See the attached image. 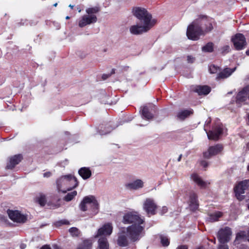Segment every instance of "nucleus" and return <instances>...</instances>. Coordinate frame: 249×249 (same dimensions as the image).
I'll use <instances>...</instances> for the list:
<instances>
[{
	"instance_id": "f257e3e1",
	"label": "nucleus",
	"mask_w": 249,
	"mask_h": 249,
	"mask_svg": "<svg viewBox=\"0 0 249 249\" xmlns=\"http://www.w3.org/2000/svg\"><path fill=\"white\" fill-rule=\"evenodd\" d=\"M213 29L212 21L205 16H199L190 24L187 30L188 38L193 40H197L201 35L211 31Z\"/></svg>"
},
{
	"instance_id": "f03ea898",
	"label": "nucleus",
	"mask_w": 249,
	"mask_h": 249,
	"mask_svg": "<svg viewBox=\"0 0 249 249\" xmlns=\"http://www.w3.org/2000/svg\"><path fill=\"white\" fill-rule=\"evenodd\" d=\"M142 229L140 226L134 225L122 228L118 233L117 244L120 247H126L128 245L129 239L132 242L139 240L142 236Z\"/></svg>"
},
{
	"instance_id": "7ed1b4c3",
	"label": "nucleus",
	"mask_w": 249,
	"mask_h": 249,
	"mask_svg": "<svg viewBox=\"0 0 249 249\" xmlns=\"http://www.w3.org/2000/svg\"><path fill=\"white\" fill-rule=\"evenodd\" d=\"M57 189L58 192L66 193L76 188L78 182L75 177L71 175L62 176L56 180Z\"/></svg>"
},
{
	"instance_id": "20e7f679",
	"label": "nucleus",
	"mask_w": 249,
	"mask_h": 249,
	"mask_svg": "<svg viewBox=\"0 0 249 249\" xmlns=\"http://www.w3.org/2000/svg\"><path fill=\"white\" fill-rule=\"evenodd\" d=\"M132 13L133 16L137 18L142 24H145L153 27L157 23V20L152 18L151 14L144 8L133 7Z\"/></svg>"
},
{
	"instance_id": "39448f33",
	"label": "nucleus",
	"mask_w": 249,
	"mask_h": 249,
	"mask_svg": "<svg viewBox=\"0 0 249 249\" xmlns=\"http://www.w3.org/2000/svg\"><path fill=\"white\" fill-rule=\"evenodd\" d=\"M122 222L125 224H132L131 226H140L142 228V235H143L144 221L136 212H129L123 216Z\"/></svg>"
},
{
	"instance_id": "423d86ee",
	"label": "nucleus",
	"mask_w": 249,
	"mask_h": 249,
	"mask_svg": "<svg viewBox=\"0 0 249 249\" xmlns=\"http://www.w3.org/2000/svg\"><path fill=\"white\" fill-rule=\"evenodd\" d=\"M98 203L95 197L93 196H85L79 205L81 210L86 211L87 210L88 206L91 207L93 212L96 213L98 209Z\"/></svg>"
},
{
	"instance_id": "0eeeda50",
	"label": "nucleus",
	"mask_w": 249,
	"mask_h": 249,
	"mask_svg": "<svg viewBox=\"0 0 249 249\" xmlns=\"http://www.w3.org/2000/svg\"><path fill=\"white\" fill-rule=\"evenodd\" d=\"M249 187V179H246L239 182L234 188L235 196L239 200H243L245 196V191L248 189Z\"/></svg>"
},
{
	"instance_id": "6e6552de",
	"label": "nucleus",
	"mask_w": 249,
	"mask_h": 249,
	"mask_svg": "<svg viewBox=\"0 0 249 249\" xmlns=\"http://www.w3.org/2000/svg\"><path fill=\"white\" fill-rule=\"evenodd\" d=\"M143 209L148 215H154L156 213L158 206L153 198H146L143 203Z\"/></svg>"
},
{
	"instance_id": "1a4fd4ad",
	"label": "nucleus",
	"mask_w": 249,
	"mask_h": 249,
	"mask_svg": "<svg viewBox=\"0 0 249 249\" xmlns=\"http://www.w3.org/2000/svg\"><path fill=\"white\" fill-rule=\"evenodd\" d=\"M152 27L153 26L145 24H137L131 26L129 31L132 35H139L148 32Z\"/></svg>"
},
{
	"instance_id": "9d476101",
	"label": "nucleus",
	"mask_w": 249,
	"mask_h": 249,
	"mask_svg": "<svg viewBox=\"0 0 249 249\" xmlns=\"http://www.w3.org/2000/svg\"><path fill=\"white\" fill-rule=\"evenodd\" d=\"M235 49L237 50L244 49L246 45L247 42L244 36L241 34H237L231 38Z\"/></svg>"
},
{
	"instance_id": "9b49d317",
	"label": "nucleus",
	"mask_w": 249,
	"mask_h": 249,
	"mask_svg": "<svg viewBox=\"0 0 249 249\" xmlns=\"http://www.w3.org/2000/svg\"><path fill=\"white\" fill-rule=\"evenodd\" d=\"M232 232L229 227L221 229L217 233V238L221 244H225L231 239Z\"/></svg>"
},
{
	"instance_id": "f8f14e48",
	"label": "nucleus",
	"mask_w": 249,
	"mask_h": 249,
	"mask_svg": "<svg viewBox=\"0 0 249 249\" xmlns=\"http://www.w3.org/2000/svg\"><path fill=\"white\" fill-rule=\"evenodd\" d=\"M113 227L110 223H107L103 225L99 228L97 233L95 235V238L105 237L109 236L112 232Z\"/></svg>"
},
{
	"instance_id": "ddd939ff",
	"label": "nucleus",
	"mask_w": 249,
	"mask_h": 249,
	"mask_svg": "<svg viewBox=\"0 0 249 249\" xmlns=\"http://www.w3.org/2000/svg\"><path fill=\"white\" fill-rule=\"evenodd\" d=\"M97 20V17L95 15H85L81 17L78 22L80 27H84L87 25L95 23Z\"/></svg>"
},
{
	"instance_id": "4468645a",
	"label": "nucleus",
	"mask_w": 249,
	"mask_h": 249,
	"mask_svg": "<svg viewBox=\"0 0 249 249\" xmlns=\"http://www.w3.org/2000/svg\"><path fill=\"white\" fill-rule=\"evenodd\" d=\"M224 133L222 125H218L214 127L212 130L207 133L208 139L212 140H217L219 137Z\"/></svg>"
},
{
	"instance_id": "2eb2a0df",
	"label": "nucleus",
	"mask_w": 249,
	"mask_h": 249,
	"mask_svg": "<svg viewBox=\"0 0 249 249\" xmlns=\"http://www.w3.org/2000/svg\"><path fill=\"white\" fill-rule=\"evenodd\" d=\"M7 213L9 218L17 223H24L26 220L25 215L21 214L18 211L8 210Z\"/></svg>"
},
{
	"instance_id": "dca6fc26",
	"label": "nucleus",
	"mask_w": 249,
	"mask_h": 249,
	"mask_svg": "<svg viewBox=\"0 0 249 249\" xmlns=\"http://www.w3.org/2000/svg\"><path fill=\"white\" fill-rule=\"evenodd\" d=\"M223 146L220 144H217L215 145L210 146L207 151L203 153L204 157L205 158L209 159L211 157L220 153L223 150Z\"/></svg>"
},
{
	"instance_id": "f3484780",
	"label": "nucleus",
	"mask_w": 249,
	"mask_h": 249,
	"mask_svg": "<svg viewBox=\"0 0 249 249\" xmlns=\"http://www.w3.org/2000/svg\"><path fill=\"white\" fill-rule=\"evenodd\" d=\"M191 178L201 188H206L210 184V182L203 180L197 174L195 173L191 175Z\"/></svg>"
},
{
	"instance_id": "a211bd4d",
	"label": "nucleus",
	"mask_w": 249,
	"mask_h": 249,
	"mask_svg": "<svg viewBox=\"0 0 249 249\" xmlns=\"http://www.w3.org/2000/svg\"><path fill=\"white\" fill-rule=\"evenodd\" d=\"M191 178L201 188H206L210 184V182L203 180L197 174L195 173L191 175Z\"/></svg>"
},
{
	"instance_id": "6ab92c4d",
	"label": "nucleus",
	"mask_w": 249,
	"mask_h": 249,
	"mask_svg": "<svg viewBox=\"0 0 249 249\" xmlns=\"http://www.w3.org/2000/svg\"><path fill=\"white\" fill-rule=\"evenodd\" d=\"M236 69V67H234L232 69L229 68H225L221 71L218 73L216 77V79L219 80L220 79H224L228 78L235 71Z\"/></svg>"
},
{
	"instance_id": "aec40b11",
	"label": "nucleus",
	"mask_w": 249,
	"mask_h": 249,
	"mask_svg": "<svg viewBox=\"0 0 249 249\" xmlns=\"http://www.w3.org/2000/svg\"><path fill=\"white\" fill-rule=\"evenodd\" d=\"M22 157L21 155H17L10 158L9 162L7 164L6 168L7 169H12L15 167V166L18 164L21 160Z\"/></svg>"
},
{
	"instance_id": "412c9836",
	"label": "nucleus",
	"mask_w": 249,
	"mask_h": 249,
	"mask_svg": "<svg viewBox=\"0 0 249 249\" xmlns=\"http://www.w3.org/2000/svg\"><path fill=\"white\" fill-rule=\"evenodd\" d=\"M125 186L127 189L137 190L143 187V182L141 179H136L132 182L126 184Z\"/></svg>"
},
{
	"instance_id": "4be33fe9",
	"label": "nucleus",
	"mask_w": 249,
	"mask_h": 249,
	"mask_svg": "<svg viewBox=\"0 0 249 249\" xmlns=\"http://www.w3.org/2000/svg\"><path fill=\"white\" fill-rule=\"evenodd\" d=\"M189 206L192 210H195L198 207L197 196L194 192L191 193L189 198Z\"/></svg>"
},
{
	"instance_id": "5701e85b",
	"label": "nucleus",
	"mask_w": 249,
	"mask_h": 249,
	"mask_svg": "<svg viewBox=\"0 0 249 249\" xmlns=\"http://www.w3.org/2000/svg\"><path fill=\"white\" fill-rule=\"evenodd\" d=\"M194 91L199 95H207L211 91V88L207 86H197L195 87Z\"/></svg>"
},
{
	"instance_id": "b1692460",
	"label": "nucleus",
	"mask_w": 249,
	"mask_h": 249,
	"mask_svg": "<svg viewBox=\"0 0 249 249\" xmlns=\"http://www.w3.org/2000/svg\"><path fill=\"white\" fill-rule=\"evenodd\" d=\"M79 175L84 179H87L89 178L91 176V172L89 168L82 167L78 171Z\"/></svg>"
},
{
	"instance_id": "393cba45",
	"label": "nucleus",
	"mask_w": 249,
	"mask_h": 249,
	"mask_svg": "<svg viewBox=\"0 0 249 249\" xmlns=\"http://www.w3.org/2000/svg\"><path fill=\"white\" fill-rule=\"evenodd\" d=\"M98 248L99 249H109V244L105 237H99Z\"/></svg>"
},
{
	"instance_id": "a878e982",
	"label": "nucleus",
	"mask_w": 249,
	"mask_h": 249,
	"mask_svg": "<svg viewBox=\"0 0 249 249\" xmlns=\"http://www.w3.org/2000/svg\"><path fill=\"white\" fill-rule=\"evenodd\" d=\"M249 91V86L245 87L242 91L239 92L236 97L237 100L242 102L245 101L246 96V93Z\"/></svg>"
},
{
	"instance_id": "bb28decb",
	"label": "nucleus",
	"mask_w": 249,
	"mask_h": 249,
	"mask_svg": "<svg viewBox=\"0 0 249 249\" xmlns=\"http://www.w3.org/2000/svg\"><path fill=\"white\" fill-rule=\"evenodd\" d=\"M247 239L246 233L244 231H241L236 234V238L234 240L235 244H238L240 240H245Z\"/></svg>"
},
{
	"instance_id": "cd10ccee",
	"label": "nucleus",
	"mask_w": 249,
	"mask_h": 249,
	"mask_svg": "<svg viewBox=\"0 0 249 249\" xmlns=\"http://www.w3.org/2000/svg\"><path fill=\"white\" fill-rule=\"evenodd\" d=\"M192 113L193 112L191 110H184L178 112L177 114V117L179 119L183 120Z\"/></svg>"
},
{
	"instance_id": "c85d7f7f",
	"label": "nucleus",
	"mask_w": 249,
	"mask_h": 249,
	"mask_svg": "<svg viewBox=\"0 0 249 249\" xmlns=\"http://www.w3.org/2000/svg\"><path fill=\"white\" fill-rule=\"evenodd\" d=\"M142 114L145 119L148 120H152L153 118V115L149 112L148 109L146 107H143L142 110Z\"/></svg>"
},
{
	"instance_id": "c756f323",
	"label": "nucleus",
	"mask_w": 249,
	"mask_h": 249,
	"mask_svg": "<svg viewBox=\"0 0 249 249\" xmlns=\"http://www.w3.org/2000/svg\"><path fill=\"white\" fill-rule=\"evenodd\" d=\"M222 216V213L220 212H215L209 215L208 221L209 222H214L217 221L219 218Z\"/></svg>"
},
{
	"instance_id": "7c9ffc66",
	"label": "nucleus",
	"mask_w": 249,
	"mask_h": 249,
	"mask_svg": "<svg viewBox=\"0 0 249 249\" xmlns=\"http://www.w3.org/2000/svg\"><path fill=\"white\" fill-rule=\"evenodd\" d=\"M92 247V242L90 240H85L80 244L77 249H91Z\"/></svg>"
},
{
	"instance_id": "2f4dec72",
	"label": "nucleus",
	"mask_w": 249,
	"mask_h": 249,
	"mask_svg": "<svg viewBox=\"0 0 249 249\" xmlns=\"http://www.w3.org/2000/svg\"><path fill=\"white\" fill-rule=\"evenodd\" d=\"M213 50V44L209 42L202 48V51L204 52L211 53Z\"/></svg>"
},
{
	"instance_id": "473e14b6",
	"label": "nucleus",
	"mask_w": 249,
	"mask_h": 249,
	"mask_svg": "<svg viewBox=\"0 0 249 249\" xmlns=\"http://www.w3.org/2000/svg\"><path fill=\"white\" fill-rule=\"evenodd\" d=\"M77 195V192L73 191L67 194L64 197V200L68 202L71 201Z\"/></svg>"
},
{
	"instance_id": "72a5a7b5",
	"label": "nucleus",
	"mask_w": 249,
	"mask_h": 249,
	"mask_svg": "<svg viewBox=\"0 0 249 249\" xmlns=\"http://www.w3.org/2000/svg\"><path fill=\"white\" fill-rule=\"evenodd\" d=\"M36 201L41 206H44L46 203V199L45 195H40L36 197Z\"/></svg>"
},
{
	"instance_id": "f704fd0d",
	"label": "nucleus",
	"mask_w": 249,
	"mask_h": 249,
	"mask_svg": "<svg viewBox=\"0 0 249 249\" xmlns=\"http://www.w3.org/2000/svg\"><path fill=\"white\" fill-rule=\"evenodd\" d=\"M99 8L98 7H95L92 8H89L86 9V12L89 15H94L93 14H96L99 11Z\"/></svg>"
},
{
	"instance_id": "c9c22d12",
	"label": "nucleus",
	"mask_w": 249,
	"mask_h": 249,
	"mask_svg": "<svg viewBox=\"0 0 249 249\" xmlns=\"http://www.w3.org/2000/svg\"><path fill=\"white\" fill-rule=\"evenodd\" d=\"M220 68L219 67L214 65H211L209 66V71L211 73H216L219 70Z\"/></svg>"
},
{
	"instance_id": "e433bc0d",
	"label": "nucleus",
	"mask_w": 249,
	"mask_h": 249,
	"mask_svg": "<svg viewBox=\"0 0 249 249\" xmlns=\"http://www.w3.org/2000/svg\"><path fill=\"white\" fill-rule=\"evenodd\" d=\"M69 231L72 236H77L80 233V231H79V230L77 228H75V227H72V228H70L69 229Z\"/></svg>"
},
{
	"instance_id": "4c0bfd02",
	"label": "nucleus",
	"mask_w": 249,
	"mask_h": 249,
	"mask_svg": "<svg viewBox=\"0 0 249 249\" xmlns=\"http://www.w3.org/2000/svg\"><path fill=\"white\" fill-rule=\"evenodd\" d=\"M230 46L229 45H225L222 47L219 51H220V53L224 54L228 53L230 51Z\"/></svg>"
},
{
	"instance_id": "58836bf2",
	"label": "nucleus",
	"mask_w": 249,
	"mask_h": 249,
	"mask_svg": "<svg viewBox=\"0 0 249 249\" xmlns=\"http://www.w3.org/2000/svg\"><path fill=\"white\" fill-rule=\"evenodd\" d=\"M161 242L164 246H167L169 244L168 239L165 237H161Z\"/></svg>"
},
{
	"instance_id": "ea45409f",
	"label": "nucleus",
	"mask_w": 249,
	"mask_h": 249,
	"mask_svg": "<svg viewBox=\"0 0 249 249\" xmlns=\"http://www.w3.org/2000/svg\"><path fill=\"white\" fill-rule=\"evenodd\" d=\"M107 131L102 130V131L101 132V134L102 135L106 134L108 133H109L112 130L111 125L110 124L107 125Z\"/></svg>"
},
{
	"instance_id": "a19ab883",
	"label": "nucleus",
	"mask_w": 249,
	"mask_h": 249,
	"mask_svg": "<svg viewBox=\"0 0 249 249\" xmlns=\"http://www.w3.org/2000/svg\"><path fill=\"white\" fill-rule=\"evenodd\" d=\"M69 224V222L66 220H61L56 223L57 226H61V225H68Z\"/></svg>"
},
{
	"instance_id": "79ce46f5",
	"label": "nucleus",
	"mask_w": 249,
	"mask_h": 249,
	"mask_svg": "<svg viewBox=\"0 0 249 249\" xmlns=\"http://www.w3.org/2000/svg\"><path fill=\"white\" fill-rule=\"evenodd\" d=\"M195 58L191 55H188L187 56V61L189 63H193L195 61Z\"/></svg>"
},
{
	"instance_id": "37998d69",
	"label": "nucleus",
	"mask_w": 249,
	"mask_h": 249,
	"mask_svg": "<svg viewBox=\"0 0 249 249\" xmlns=\"http://www.w3.org/2000/svg\"><path fill=\"white\" fill-rule=\"evenodd\" d=\"M218 249H229V248L227 245L225 244H221L218 246Z\"/></svg>"
},
{
	"instance_id": "c03bdc74",
	"label": "nucleus",
	"mask_w": 249,
	"mask_h": 249,
	"mask_svg": "<svg viewBox=\"0 0 249 249\" xmlns=\"http://www.w3.org/2000/svg\"><path fill=\"white\" fill-rule=\"evenodd\" d=\"M52 173L50 172H47L43 174V177L44 178H49L51 176Z\"/></svg>"
},
{
	"instance_id": "a18cd8bd",
	"label": "nucleus",
	"mask_w": 249,
	"mask_h": 249,
	"mask_svg": "<svg viewBox=\"0 0 249 249\" xmlns=\"http://www.w3.org/2000/svg\"><path fill=\"white\" fill-rule=\"evenodd\" d=\"M177 249H188V247L186 245H181L178 247Z\"/></svg>"
},
{
	"instance_id": "49530a36",
	"label": "nucleus",
	"mask_w": 249,
	"mask_h": 249,
	"mask_svg": "<svg viewBox=\"0 0 249 249\" xmlns=\"http://www.w3.org/2000/svg\"><path fill=\"white\" fill-rule=\"evenodd\" d=\"M40 249H51L49 246L44 245Z\"/></svg>"
},
{
	"instance_id": "de8ad7c7",
	"label": "nucleus",
	"mask_w": 249,
	"mask_h": 249,
	"mask_svg": "<svg viewBox=\"0 0 249 249\" xmlns=\"http://www.w3.org/2000/svg\"><path fill=\"white\" fill-rule=\"evenodd\" d=\"M201 165L203 166L204 167H206L208 165L206 161H203L201 162Z\"/></svg>"
},
{
	"instance_id": "09e8293b",
	"label": "nucleus",
	"mask_w": 249,
	"mask_h": 249,
	"mask_svg": "<svg viewBox=\"0 0 249 249\" xmlns=\"http://www.w3.org/2000/svg\"><path fill=\"white\" fill-rule=\"evenodd\" d=\"M162 211L163 213H166L167 211V208L166 207H163L162 209Z\"/></svg>"
},
{
	"instance_id": "8fccbe9b",
	"label": "nucleus",
	"mask_w": 249,
	"mask_h": 249,
	"mask_svg": "<svg viewBox=\"0 0 249 249\" xmlns=\"http://www.w3.org/2000/svg\"><path fill=\"white\" fill-rule=\"evenodd\" d=\"M108 76H109V75H108L104 74V75H103V77H103V78L104 79H107Z\"/></svg>"
},
{
	"instance_id": "3c124183",
	"label": "nucleus",
	"mask_w": 249,
	"mask_h": 249,
	"mask_svg": "<svg viewBox=\"0 0 249 249\" xmlns=\"http://www.w3.org/2000/svg\"><path fill=\"white\" fill-rule=\"evenodd\" d=\"M182 154H180V155L179 156V157H178V162H179V161H180L181 160V158H182Z\"/></svg>"
},
{
	"instance_id": "603ef678",
	"label": "nucleus",
	"mask_w": 249,
	"mask_h": 249,
	"mask_svg": "<svg viewBox=\"0 0 249 249\" xmlns=\"http://www.w3.org/2000/svg\"><path fill=\"white\" fill-rule=\"evenodd\" d=\"M196 249H204V248L202 246H200V247L196 248Z\"/></svg>"
},
{
	"instance_id": "864d4df0",
	"label": "nucleus",
	"mask_w": 249,
	"mask_h": 249,
	"mask_svg": "<svg viewBox=\"0 0 249 249\" xmlns=\"http://www.w3.org/2000/svg\"><path fill=\"white\" fill-rule=\"evenodd\" d=\"M246 53L247 55H249V49L246 51Z\"/></svg>"
},
{
	"instance_id": "5fc2aeb1",
	"label": "nucleus",
	"mask_w": 249,
	"mask_h": 249,
	"mask_svg": "<svg viewBox=\"0 0 249 249\" xmlns=\"http://www.w3.org/2000/svg\"><path fill=\"white\" fill-rule=\"evenodd\" d=\"M21 248L22 249H24V248H25V245H22L21 246Z\"/></svg>"
},
{
	"instance_id": "6e6d98bb",
	"label": "nucleus",
	"mask_w": 249,
	"mask_h": 249,
	"mask_svg": "<svg viewBox=\"0 0 249 249\" xmlns=\"http://www.w3.org/2000/svg\"><path fill=\"white\" fill-rule=\"evenodd\" d=\"M69 7H71V9H72L73 8V5H72L70 4L69 5Z\"/></svg>"
},
{
	"instance_id": "4d7b16f0",
	"label": "nucleus",
	"mask_w": 249,
	"mask_h": 249,
	"mask_svg": "<svg viewBox=\"0 0 249 249\" xmlns=\"http://www.w3.org/2000/svg\"><path fill=\"white\" fill-rule=\"evenodd\" d=\"M57 5V3H55V4H53V6L56 7Z\"/></svg>"
},
{
	"instance_id": "13d9d810",
	"label": "nucleus",
	"mask_w": 249,
	"mask_h": 249,
	"mask_svg": "<svg viewBox=\"0 0 249 249\" xmlns=\"http://www.w3.org/2000/svg\"><path fill=\"white\" fill-rule=\"evenodd\" d=\"M66 18L67 19H69V18H70V17H69V16H67V17H66Z\"/></svg>"
},
{
	"instance_id": "bf43d9fd",
	"label": "nucleus",
	"mask_w": 249,
	"mask_h": 249,
	"mask_svg": "<svg viewBox=\"0 0 249 249\" xmlns=\"http://www.w3.org/2000/svg\"><path fill=\"white\" fill-rule=\"evenodd\" d=\"M54 248L56 249H58V247L57 246H54Z\"/></svg>"
},
{
	"instance_id": "052dcab7",
	"label": "nucleus",
	"mask_w": 249,
	"mask_h": 249,
	"mask_svg": "<svg viewBox=\"0 0 249 249\" xmlns=\"http://www.w3.org/2000/svg\"><path fill=\"white\" fill-rule=\"evenodd\" d=\"M114 73V70H112V71L111 73Z\"/></svg>"
},
{
	"instance_id": "680f3d73",
	"label": "nucleus",
	"mask_w": 249,
	"mask_h": 249,
	"mask_svg": "<svg viewBox=\"0 0 249 249\" xmlns=\"http://www.w3.org/2000/svg\"><path fill=\"white\" fill-rule=\"evenodd\" d=\"M78 11H79V12H81V10L80 9H78Z\"/></svg>"
},
{
	"instance_id": "e2e57ef3",
	"label": "nucleus",
	"mask_w": 249,
	"mask_h": 249,
	"mask_svg": "<svg viewBox=\"0 0 249 249\" xmlns=\"http://www.w3.org/2000/svg\"><path fill=\"white\" fill-rule=\"evenodd\" d=\"M78 11H79V12H81V10L80 9H78Z\"/></svg>"
}]
</instances>
